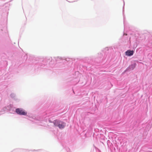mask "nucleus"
Returning a JSON list of instances; mask_svg holds the SVG:
<instances>
[{
    "label": "nucleus",
    "mask_w": 152,
    "mask_h": 152,
    "mask_svg": "<svg viewBox=\"0 0 152 152\" xmlns=\"http://www.w3.org/2000/svg\"><path fill=\"white\" fill-rule=\"evenodd\" d=\"M125 53L126 56H130L133 54L134 51L133 50H128Z\"/></svg>",
    "instance_id": "3"
},
{
    "label": "nucleus",
    "mask_w": 152,
    "mask_h": 152,
    "mask_svg": "<svg viewBox=\"0 0 152 152\" xmlns=\"http://www.w3.org/2000/svg\"><path fill=\"white\" fill-rule=\"evenodd\" d=\"M53 123L55 126H58L61 129L64 128L65 126V123L58 120L54 121Z\"/></svg>",
    "instance_id": "1"
},
{
    "label": "nucleus",
    "mask_w": 152,
    "mask_h": 152,
    "mask_svg": "<svg viewBox=\"0 0 152 152\" xmlns=\"http://www.w3.org/2000/svg\"><path fill=\"white\" fill-rule=\"evenodd\" d=\"M16 112L17 114L20 115H26L27 114L26 112L22 109H17L16 110Z\"/></svg>",
    "instance_id": "2"
}]
</instances>
